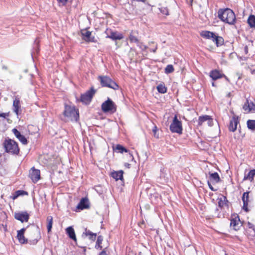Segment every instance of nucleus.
<instances>
[{
    "mask_svg": "<svg viewBox=\"0 0 255 255\" xmlns=\"http://www.w3.org/2000/svg\"><path fill=\"white\" fill-rule=\"evenodd\" d=\"M169 128L171 131L173 133H177L179 134H181L182 133L183 128L182 123L178 119L177 115L174 116Z\"/></svg>",
    "mask_w": 255,
    "mask_h": 255,
    "instance_id": "nucleus-6",
    "label": "nucleus"
},
{
    "mask_svg": "<svg viewBox=\"0 0 255 255\" xmlns=\"http://www.w3.org/2000/svg\"><path fill=\"white\" fill-rule=\"evenodd\" d=\"M193 0H191V2H192V1H193Z\"/></svg>",
    "mask_w": 255,
    "mask_h": 255,
    "instance_id": "nucleus-60",
    "label": "nucleus"
},
{
    "mask_svg": "<svg viewBox=\"0 0 255 255\" xmlns=\"http://www.w3.org/2000/svg\"><path fill=\"white\" fill-rule=\"evenodd\" d=\"M242 226L241 221L238 215L235 216V217L233 218L232 216V219H231L230 222V226L235 231H238L241 226Z\"/></svg>",
    "mask_w": 255,
    "mask_h": 255,
    "instance_id": "nucleus-14",
    "label": "nucleus"
},
{
    "mask_svg": "<svg viewBox=\"0 0 255 255\" xmlns=\"http://www.w3.org/2000/svg\"><path fill=\"white\" fill-rule=\"evenodd\" d=\"M25 230L26 229L23 228L21 230L17 231V238L21 244H25L27 243V239H26L24 236Z\"/></svg>",
    "mask_w": 255,
    "mask_h": 255,
    "instance_id": "nucleus-20",
    "label": "nucleus"
},
{
    "mask_svg": "<svg viewBox=\"0 0 255 255\" xmlns=\"http://www.w3.org/2000/svg\"><path fill=\"white\" fill-rule=\"evenodd\" d=\"M213 41L216 43L217 47H219L223 45L224 40L222 37L215 35V36H214L213 39Z\"/></svg>",
    "mask_w": 255,
    "mask_h": 255,
    "instance_id": "nucleus-26",
    "label": "nucleus"
},
{
    "mask_svg": "<svg viewBox=\"0 0 255 255\" xmlns=\"http://www.w3.org/2000/svg\"><path fill=\"white\" fill-rule=\"evenodd\" d=\"M200 35L204 38L209 39H212L213 40L214 36H215V34L213 32L205 30L201 31L200 33Z\"/></svg>",
    "mask_w": 255,
    "mask_h": 255,
    "instance_id": "nucleus-22",
    "label": "nucleus"
},
{
    "mask_svg": "<svg viewBox=\"0 0 255 255\" xmlns=\"http://www.w3.org/2000/svg\"><path fill=\"white\" fill-rule=\"evenodd\" d=\"M209 174L210 175V179L211 181L214 182L216 183H219L220 181V177L217 172L211 173L209 172Z\"/></svg>",
    "mask_w": 255,
    "mask_h": 255,
    "instance_id": "nucleus-24",
    "label": "nucleus"
},
{
    "mask_svg": "<svg viewBox=\"0 0 255 255\" xmlns=\"http://www.w3.org/2000/svg\"><path fill=\"white\" fill-rule=\"evenodd\" d=\"M218 16L221 20L230 25L234 24L236 20L235 13L228 8L219 9Z\"/></svg>",
    "mask_w": 255,
    "mask_h": 255,
    "instance_id": "nucleus-1",
    "label": "nucleus"
},
{
    "mask_svg": "<svg viewBox=\"0 0 255 255\" xmlns=\"http://www.w3.org/2000/svg\"><path fill=\"white\" fill-rule=\"evenodd\" d=\"M125 166L128 168H129L130 167V164L128 163H126Z\"/></svg>",
    "mask_w": 255,
    "mask_h": 255,
    "instance_id": "nucleus-53",
    "label": "nucleus"
},
{
    "mask_svg": "<svg viewBox=\"0 0 255 255\" xmlns=\"http://www.w3.org/2000/svg\"><path fill=\"white\" fill-rule=\"evenodd\" d=\"M89 208V200L87 198H82L77 206V208L80 210H84Z\"/></svg>",
    "mask_w": 255,
    "mask_h": 255,
    "instance_id": "nucleus-17",
    "label": "nucleus"
},
{
    "mask_svg": "<svg viewBox=\"0 0 255 255\" xmlns=\"http://www.w3.org/2000/svg\"><path fill=\"white\" fill-rule=\"evenodd\" d=\"M98 79L102 87H108L115 90L119 88V86L108 76H99Z\"/></svg>",
    "mask_w": 255,
    "mask_h": 255,
    "instance_id": "nucleus-4",
    "label": "nucleus"
},
{
    "mask_svg": "<svg viewBox=\"0 0 255 255\" xmlns=\"http://www.w3.org/2000/svg\"><path fill=\"white\" fill-rule=\"evenodd\" d=\"M239 124V117L234 115L230 121L228 127L229 130L231 132H235L237 128V125Z\"/></svg>",
    "mask_w": 255,
    "mask_h": 255,
    "instance_id": "nucleus-13",
    "label": "nucleus"
},
{
    "mask_svg": "<svg viewBox=\"0 0 255 255\" xmlns=\"http://www.w3.org/2000/svg\"><path fill=\"white\" fill-rule=\"evenodd\" d=\"M13 110L18 116L21 113V106L20 105V99L18 96H15L13 102Z\"/></svg>",
    "mask_w": 255,
    "mask_h": 255,
    "instance_id": "nucleus-15",
    "label": "nucleus"
},
{
    "mask_svg": "<svg viewBox=\"0 0 255 255\" xmlns=\"http://www.w3.org/2000/svg\"><path fill=\"white\" fill-rule=\"evenodd\" d=\"M106 250L107 248H105L102 252L99 253V255H108Z\"/></svg>",
    "mask_w": 255,
    "mask_h": 255,
    "instance_id": "nucleus-47",
    "label": "nucleus"
},
{
    "mask_svg": "<svg viewBox=\"0 0 255 255\" xmlns=\"http://www.w3.org/2000/svg\"><path fill=\"white\" fill-rule=\"evenodd\" d=\"M174 70V67L172 65H168L164 69V72L168 74L172 73Z\"/></svg>",
    "mask_w": 255,
    "mask_h": 255,
    "instance_id": "nucleus-37",
    "label": "nucleus"
},
{
    "mask_svg": "<svg viewBox=\"0 0 255 255\" xmlns=\"http://www.w3.org/2000/svg\"><path fill=\"white\" fill-rule=\"evenodd\" d=\"M95 93L96 90L94 89L93 87H92L89 90L81 95V102L86 105L89 104Z\"/></svg>",
    "mask_w": 255,
    "mask_h": 255,
    "instance_id": "nucleus-7",
    "label": "nucleus"
},
{
    "mask_svg": "<svg viewBox=\"0 0 255 255\" xmlns=\"http://www.w3.org/2000/svg\"><path fill=\"white\" fill-rule=\"evenodd\" d=\"M101 109L104 113H115L117 111V106L109 98L101 106Z\"/></svg>",
    "mask_w": 255,
    "mask_h": 255,
    "instance_id": "nucleus-5",
    "label": "nucleus"
},
{
    "mask_svg": "<svg viewBox=\"0 0 255 255\" xmlns=\"http://www.w3.org/2000/svg\"><path fill=\"white\" fill-rule=\"evenodd\" d=\"M103 241V237L102 236H99L97 238V240L95 245V249L97 250H101L103 247L101 246Z\"/></svg>",
    "mask_w": 255,
    "mask_h": 255,
    "instance_id": "nucleus-29",
    "label": "nucleus"
},
{
    "mask_svg": "<svg viewBox=\"0 0 255 255\" xmlns=\"http://www.w3.org/2000/svg\"><path fill=\"white\" fill-rule=\"evenodd\" d=\"M210 76L213 80H216L224 76V75L221 73L219 70H213L210 73Z\"/></svg>",
    "mask_w": 255,
    "mask_h": 255,
    "instance_id": "nucleus-21",
    "label": "nucleus"
},
{
    "mask_svg": "<svg viewBox=\"0 0 255 255\" xmlns=\"http://www.w3.org/2000/svg\"><path fill=\"white\" fill-rule=\"evenodd\" d=\"M137 46H138L142 50H145L147 49V46L144 45L142 42H138L136 44Z\"/></svg>",
    "mask_w": 255,
    "mask_h": 255,
    "instance_id": "nucleus-43",
    "label": "nucleus"
},
{
    "mask_svg": "<svg viewBox=\"0 0 255 255\" xmlns=\"http://www.w3.org/2000/svg\"><path fill=\"white\" fill-rule=\"evenodd\" d=\"M28 193L24 190H17L12 195V198L14 200L20 196L27 195Z\"/></svg>",
    "mask_w": 255,
    "mask_h": 255,
    "instance_id": "nucleus-27",
    "label": "nucleus"
},
{
    "mask_svg": "<svg viewBox=\"0 0 255 255\" xmlns=\"http://www.w3.org/2000/svg\"><path fill=\"white\" fill-rule=\"evenodd\" d=\"M7 116H8V114L0 113V117L5 118Z\"/></svg>",
    "mask_w": 255,
    "mask_h": 255,
    "instance_id": "nucleus-49",
    "label": "nucleus"
},
{
    "mask_svg": "<svg viewBox=\"0 0 255 255\" xmlns=\"http://www.w3.org/2000/svg\"><path fill=\"white\" fill-rule=\"evenodd\" d=\"M212 86H215V84H214V82H213V83H212Z\"/></svg>",
    "mask_w": 255,
    "mask_h": 255,
    "instance_id": "nucleus-58",
    "label": "nucleus"
},
{
    "mask_svg": "<svg viewBox=\"0 0 255 255\" xmlns=\"http://www.w3.org/2000/svg\"><path fill=\"white\" fill-rule=\"evenodd\" d=\"M5 151L12 155H17L19 152V148L17 143L14 140L5 139L3 143Z\"/></svg>",
    "mask_w": 255,
    "mask_h": 255,
    "instance_id": "nucleus-2",
    "label": "nucleus"
},
{
    "mask_svg": "<svg viewBox=\"0 0 255 255\" xmlns=\"http://www.w3.org/2000/svg\"><path fill=\"white\" fill-rule=\"evenodd\" d=\"M29 177L34 183H36L40 178V171L38 169L32 167L29 171Z\"/></svg>",
    "mask_w": 255,
    "mask_h": 255,
    "instance_id": "nucleus-11",
    "label": "nucleus"
},
{
    "mask_svg": "<svg viewBox=\"0 0 255 255\" xmlns=\"http://www.w3.org/2000/svg\"><path fill=\"white\" fill-rule=\"evenodd\" d=\"M129 40L131 43H136V44L139 41L137 37L133 35V31H132L128 37Z\"/></svg>",
    "mask_w": 255,
    "mask_h": 255,
    "instance_id": "nucleus-31",
    "label": "nucleus"
},
{
    "mask_svg": "<svg viewBox=\"0 0 255 255\" xmlns=\"http://www.w3.org/2000/svg\"><path fill=\"white\" fill-rule=\"evenodd\" d=\"M228 203H229V202L227 204H226L225 206L228 207L229 206Z\"/></svg>",
    "mask_w": 255,
    "mask_h": 255,
    "instance_id": "nucleus-57",
    "label": "nucleus"
},
{
    "mask_svg": "<svg viewBox=\"0 0 255 255\" xmlns=\"http://www.w3.org/2000/svg\"><path fill=\"white\" fill-rule=\"evenodd\" d=\"M244 52L246 54H247L248 53V47L247 45H246L244 47Z\"/></svg>",
    "mask_w": 255,
    "mask_h": 255,
    "instance_id": "nucleus-51",
    "label": "nucleus"
},
{
    "mask_svg": "<svg viewBox=\"0 0 255 255\" xmlns=\"http://www.w3.org/2000/svg\"><path fill=\"white\" fill-rule=\"evenodd\" d=\"M39 42V40H38V39L37 38L34 41V45L35 46V47H34V49L35 51L36 52H38V51H39V48L38 47V43Z\"/></svg>",
    "mask_w": 255,
    "mask_h": 255,
    "instance_id": "nucleus-44",
    "label": "nucleus"
},
{
    "mask_svg": "<svg viewBox=\"0 0 255 255\" xmlns=\"http://www.w3.org/2000/svg\"><path fill=\"white\" fill-rule=\"evenodd\" d=\"M57 1L61 3L63 5H65L68 1V0H57Z\"/></svg>",
    "mask_w": 255,
    "mask_h": 255,
    "instance_id": "nucleus-50",
    "label": "nucleus"
},
{
    "mask_svg": "<svg viewBox=\"0 0 255 255\" xmlns=\"http://www.w3.org/2000/svg\"><path fill=\"white\" fill-rule=\"evenodd\" d=\"M156 89L157 90V91L161 94L166 93L167 90V88L165 86V84L164 83H161L159 84L157 86Z\"/></svg>",
    "mask_w": 255,
    "mask_h": 255,
    "instance_id": "nucleus-30",
    "label": "nucleus"
},
{
    "mask_svg": "<svg viewBox=\"0 0 255 255\" xmlns=\"http://www.w3.org/2000/svg\"><path fill=\"white\" fill-rule=\"evenodd\" d=\"M63 115L72 121L77 122L79 118L78 110L76 109L74 106L67 105L65 106Z\"/></svg>",
    "mask_w": 255,
    "mask_h": 255,
    "instance_id": "nucleus-3",
    "label": "nucleus"
},
{
    "mask_svg": "<svg viewBox=\"0 0 255 255\" xmlns=\"http://www.w3.org/2000/svg\"><path fill=\"white\" fill-rule=\"evenodd\" d=\"M47 232L49 233L51 231L53 224V218L52 216H48L47 218Z\"/></svg>",
    "mask_w": 255,
    "mask_h": 255,
    "instance_id": "nucleus-34",
    "label": "nucleus"
},
{
    "mask_svg": "<svg viewBox=\"0 0 255 255\" xmlns=\"http://www.w3.org/2000/svg\"><path fill=\"white\" fill-rule=\"evenodd\" d=\"M115 149L118 150L119 152L123 153V152H128L129 150L121 144H117L115 147Z\"/></svg>",
    "mask_w": 255,
    "mask_h": 255,
    "instance_id": "nucleus-33",
    "label": "nucleus"
},
{
    "mask_svg": "<svg viewBox=\"0 0 255 255\" xmlns=\"http://www.w3.org/2000/svg\"><path fill=\"white\" fill-rule=\"evenodd\" d=\"M248 23L251 27H255V16L251 15L248 19Z\"/></svg>",
    "mask_w": 255,
    "mask_h": 255,
    "instance_id": "nucleus-35",
    "label": "nucleus"
},
{
    "mask_svg": "<svg viewBox=\"0 0 255 255\" xmlns=\"http://www.w3.org/2000/svg\"><path fill=\"white\" fill-rule=\"evenodd\" d=\"M207 183H208V186H209V188H210L212 191H216V190H215V189H214V188L213 187V186H212V185L211 184V183H210V181H209V180L208 181Z\"/></svg>",
    "mask_w": 255,
    "mask_h": 255,
    "instance_id": "nucleus-48",
    "label": "nucleus"
},
{
    "mask_svg": "<svg viewBox=\"0 0 255 255\" xmlns=\"http://www.w3.org/2000/svg\"><path fill=\"white\" fill-rule=\"evenodd\" d=\"M12 131L17 138H18L21 135L20 132L16 128H14L12 129Z\"/></svg>",
    "mask_w": 255,
    "mask_h": 255,
    "instance_id": "nucleus-42",
    "label": "nucleus"
},
{
    "mask_svg": "<svg viewBox=\"0 0 255 255\" xmlns=\"http://www.w3.org/2000/svg\"><path fill=\"white\" fill-rule=\"evenodd\" d=\"M66 234H67V235L68 236V237L70 239L73 240L75 242L76 245L77 246H78L80 248H83L84 249L83 251L84 252H86V249L85 247L80 246L78 245V244L77 243V238L76 237L75 232L74 228L70 226V227H67L66 229Z\"/></svg>",
    "mask_w": 255,
    "mask_h": 255,
    "instance_id": "nucleus-10",
    "label": "nucleus"
},
{
    "mask_svg": "<svg viewBox=\"0 0 255 255\" xmlns=\"http://www.w3.org/2000/svg\"><path fill=\"white\" fill-rule=\"evenodd\" d=\"M12 131L17 138H18L21 135L20 132L16 128H14L12 129Z\"/></svg>",
    "mask_w": 255,
    "mask_h": 255,
    "instance_id": "nucleus-41",
    "label": "nucleus"
},
{
    "mask_svg": "<svg viewBox=\"0 0 255 255\" xmlns=\"http://www.w3.org/2000/svg\"><path fill=\"white\" fill-rule=\"evenodd\" d=\"M243 108L245 111H248L249 112H250V103L248 100H247L246 102L244 104Z\"/></svg>",
    "mask_w": 255,
    "mask_h": 255,
    "instance_id": "nucleus-40",
    "label": "nucleus"
},
{
    "mask_svg": "<svg viewBox=\"0 0 255 255\" xmlns=\"http://www.w3.org/2000/svg\"><path fill=\"white\" fill-rule=\"evenodd\" d=\"M228 203V201L227 200V197L226 196H223V198H220L218 201V206L220 208H223L226 204Z\"/></svg>",
    "mask_w": 255,
    "mask_h": 255,
    "instance_id": "nucleus-36",
    "label": "nucleus"
},
{
    "mask_svg": "<svg viewBox=\"0 0 255 255\" xmlns=\"http://www.w3.org/2000/svg\"><path fill=\"white\" fill-rule=\"evenodd\" d=\"M255 176V169L251 170L247 174H245L244 177V180H250L252 182L254 180V176Z\"/></svg>",
    "mask_w": 255,
    "mask_h": 255,
    "instance_id": "nucleus-25",
    "label": "nucleus"
},
{
    "mask_svg": "<svg viewBox=\"0 0 255 255\" xmlns=\"http://www.w3.org/2000/svg\"><path fill=\"white\" fill-rule=\"evenodd\" d=\"M157 130V128L156 127V126H154L152 129V132H153L154 136L156 138H158L159 137L158 134H157L156 133Z\"/></svg>",
    "mask_w": 255,
    "mask_h": 255,
    "instance_id": "nucleus-45",
    "label": "nucleus"
},
{
    "mask_svg": "<svg viewBox=\"0 0 255 255\" xmlns=\"http://www.w3.org/2000/svg\"><path fill=\"white\" fill-rule=\"evenodd\" d=\"M2 69L3 70H6L7 69V67L6 66L3 65L2 67Z\"/></svg>",
    "mask_w": 255,
    "mask_h": 255,
    "instance_id": "nucleus-55",
    "label": "nucleus"
},
{
    "mask_svg": "<svg viewBox=\"0 0 255 255\" xmlns=\"http://www.w3.org/2000/svg\"><path fill=\"white\" fill-rule=\"evenodd\" d=\"M29 216V214L26 211L17 212L14 214V218L21 223L28 222Z\"/></svg>",
    "mask_w": 255,
    "mask_h": 255,
    "instance_id": "nucleus-9",
    "label": "nucleus"
},
{
    "mask_svg": "<svg viewBox=\"0 0 255 255\" xmlns=\"http://www.w3.org/2000/svg\"><path fill=\"white\" fill-rule=\"evenodd\" d=\"M81 34L82 39L87 43H97L98 41L95 37L92 35V32L86 29H82Z\"/></svg>",
    "mask_w": 255,
    "mask_h": 255,
    "instance_id": "nucleus-8",
    "label": "nucleus"
},
{
    "mask_svg": "<svg viewBox=\"0 0 255 255\" xmlns=\"http://www.w3.org/2000/svg\"><path fill=\"white\" fill-rule=\"evenodd\" d=\"M129 157L131 158L132 160H134V157L133 156L132 154L129 152Z\"/></svg>",
    "mask_w": 255,
    "mask_h": 255,
    "instance_id": "nucleus-54",
    "label": "nucleus"
},
{
    "mask_svg": "<svg viewBox=\"0 0 255 255\" xmlns=\"http://www.w3.org/2000/svg\"><path fill=\"white\" fill-rule=\"evenodd\" d=\"M106 38H110L113 40H121L124 38V35L118 31H111L110 34L108 35Z\"/></svg>",
    "mask_w": 255,
    "mask_h": 255,
    "instance_id": "nucleus-18",
    "label": "nucleus"
},
{
    "mask_svg": "<svg viewBox=\"0 0 255 255\" xmlns=\"http://www.w3.org/2000/svg\"><path fill=\"white\" fill-rule=\"evenodd\" d=\"M123 173L124 172L122 170L114 171L112 172L111 176L117 181L118 180H122L123 179Z\"/></svg>",
    "mask_w": 255,
    "mask_h": 255,
    "instance_id": "nucleus-23",
    "label": "nucleus"
},
{
    "mask_svg": "<svg viewBox=\"0 0 255 255\" xmlns=\"http://www.w3.org/2000/svg\"><path fill=\"white\" fill-rule=\"evenodd\" d=\"M160 11L163 14L166 15H169L168 9L166 7H161L159 8Z\"/></svg>",
    "mask_w": 255,
    "mask_h": 255,
    "instance_id": "nucleus-39",
    "label": "nucleus"
},
{
    "mask_svg": "<svg viewBox=\"0 0 255 255\" xmlns=\"http://www.w3.org/2000/svg\"><path fill=\"white\" fill-rule=\"evenodd\" d=\"M18 139L24 145H26L28 143V141L26 138L23 135H21V136L18 138Z\"/></svg>",
    "mask_w": 255,
    "mask_h": 255,
    "instance_id": "nucleus-38",
    "label": "nucleus"
},
{
    "mask_svg": "<svg viewBox=\"0 0 255 255\" xmlns=\"http://www.w3.org/2000/svg\"><path fill=\"white\" fill-rule=\"evenodd\" d=\"M38 242L37 240H34L32 241H29V242L30 243V244L35 245Z\"/></svg>",
    "mask_w": 255,
    "mask_h": 255,
    "instance_id": "nucleus-52",
    "label": "nucleus"
},
{
    "mask_svg": "<svg viewBox=\"0 0 255 255\" xmlns=\"http://www.w3.org/2000/svg\"><path fill=\"white\" fill-rule=\"evenodd\" d=\"M156 51V49H153V52H155Z\"/></svg>",
    "mask_w": 255,
    "mask_h": 255,
    "instance_id": "nucleus-59",
    "label": "nucleus"
},
{
    "mask_svg": "<svg viewBox=\"0 0 255 255\" xmlns=\"http://www.w3.org/2000/svg\"><path fill=\"white\" fill-rule=\"evenodd\" d=\"M255 111V104L253 102L250 103V111Z\"/></svg>",
    "mask_w": 255,
    "mask_h": 255,
    "instance_id": "nucleus-46",
    "label": "nucleus"
},
{
    "mask_svg": "<svg viewBox=\"0 0 255 255\" xmlns=\"http://www.w3.org/2000/svg\"><path fill=\"white\" fill-rule=\"evenodd\" d=\"M246 234L249 238H253L255 236V228L254 225L248 222L246 228Z\"/></svg>",
    "mask_w": 255,
    "mask_h": 255,
    "instance_id": "nucleus-16",
    "label": "nucleus"
},
{
    "mask_svg": "<svg viewBox=\"0 0 255 255\" xmlns=\"http://www.w3.org/2000/svg\"><path fill=\"white\" fill-rule=\"evenodd\" d=\"M250 191L244 192L242 197L243 202L242 209L246 212H248L250 211L248 206L249 203L252 200V199H250Z\"/></svg>",
    "mask_w": 255,
    "mask_h": 255,
    "instance_id": "nucleus-12",
    "label": "nucleus"
},
{
    "mask_svg": "<svg viewBox=\"0 0 255 255\" xmlns=\"http://www.w3.org/2000/svg\"><path fill=\"white\" fill-rule=\"evenodd\" d=\"M83 234H85L86 236H89V239L92 241H94L96 240L97 234L92 233L87 229H85V232Z\"/></svg>",
    "mask_w": 255,
    "mask_h": 255,
    "instance_id": "nucleus-28",
    "label": "nucleus"
},
{
    "mask_svg": "<svg viewBox=\"0 0 255 255\" xmlns=\"http://www.w3.org/2000/svg\"><path fill=\"white\" fill-rule=\"evenodd\" d=\"M206 121H208V125L210 126L212 123V119L211 117L208 115H203L200 116L198 118V126H202L203 123Z\"/></svg>",
    "mask_w": 255,
    "mask_h": 255,
    "instance_id": "nucleus-19",
    "label": "nucleus"
},
{
    "mask_svg": "<svg viewBox=\"0 0 255 255\" xmlns=\"http://www.w3.org/2000/svg\"><path fill=\"white\" fill-rule=\"evenodd\" d=\"M247 125L249 129L255 131V120H249L247 122Z\"/></svg>",
    "mask_w": 255,
    "mask_h": 255,
    "instance_id": "nucleus-32",
    "label": "nucleus"
},
{
    "mask_svg": "<svg viewBox=\"0 0 255 255\" xmlns=\"http://www.w3.org/2000/svg\"><path fill=\"white\" fill-rule=\"evenodd\" d=\"M138 255H142L141 252H139L138 254Z\"/></svg>",
    "mask_w": 255,
    "mask_h": 255,
    "instance_id": "nucleus-56",
    "label": "nucleus"
}]
</instances>
